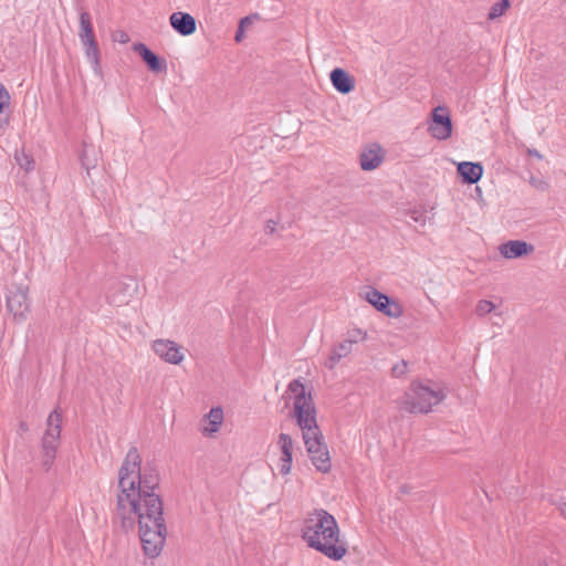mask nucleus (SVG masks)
I'll use <instances>...</instances> for the list:
<instances>
[{"mask_svg": "<svg viewBox=\"0 0 566 566\" xmlns=\"http://www.w3.org/2000/svg\"><path fill=\"white\" fill-rule=\"evenodd\" d=\"M224 422V411L222 407H213L207 412L199 422V431L205 438H216Z\"/></svg>", "mask_w": 566, "mask_h": 566, "instance_id": "nucleus-12", "label": "nucleus"}, {"mask_svg": "<svg viewBox=\"0 0 566 566\" xmlns=\"http://www.w3.org/2000/svg\"><path fill=\"white\" fill-rule=\"evenodd\" d=\"M133 50L137 52L145 61L147 66L153 72L165 71L167 64L164 60H160L153 51H150L144 43H136L133 45Z\"/></svg>", "mask_w": 566, "mask_h": 566, "instance_id": "nucleus-17", "label": "nucleus"}, {"mask_svg": "<svg viewBox=\"0 0 566 566\" xmlns=\"http://www.w3.org/2000/svg\"><path fill=\"white\" fill-rule=\"evenodd\" d=\"M346 339L355 345L366 339V333L360 328H353L348 331Z\"/></svg>", "mask_w": 566, "mask_h": 566, "instance_id": "nucleus-25", "label": "nucleus"}, {"mask_svg": "<svg viewBox=\"0 0 566 566\" xmlns=\"http://www.w3.org/2000/svg\"><path fill=\"white\" fill-rule=\"evenodd\" d=\"M10 95L7 88L0 84V113L4 109V107L9 104Z\"/></svg>", "mask_w": 566, "mask_h": 566, "instance_id": "nucleus-28", "label": "nucleus"}, {"mask_svg": "<svg viewBox=\"0 0 566 566\" xmlns=\"http://www.w3.org/2000/svg\"><path fill=\"white\" fill-rule=\"evenodd\" d=\"M384 160V150L378 144L367 146L359 156V163L363 170H374L380 166Z\"/></svg>", "mask_w": 566, "mask_h": 566, "instance_id": "nucleus-16", "label": "nucleus"}, {"mask_svg": "<svg viewBox=\"0 0 566 566\" xmlns=\"http://www.w3.org/2000/svg\"><path fill=\"white\" fill-rule=\"evenodd\" d=\"M158 485L157 470L143 467L138 450L130 448L118 470L116 512L125 528L138 526L144 553L150 558L161 553L167 533Z\"/></svg>", "mask_w": 566, "mask_h": 566, "instance_id": "nucleus-1", "label": "nucleus"}, {"mask_svg": "<svg viewBox=\"0 0 566 566\" xmlns=\"http://www.w3.org/2000/svg\"><path fill=\"white\" fill-rule=\"evenodd\" d=\"M554 505H556L560 512V514L566 518V502L565 501H555L551 500Z\"/></svg>", "mask_w": 566, "mask_h": 566, "instance_id": "nucleus-33", "label": "nucleus"}, {"mask_svg": "<svg viewBox=\"0 0 566 566\" xmlns=\"http://www.w3.org/2000/svg\"><path fill=\"white\" fill-rule=\"evenodd\" d=\"M303 539L310 547L318 551V520L310 517L303 528Z\"/></svg>", "mask_w": 566, "mask_h": 566, "instance_id": "nucleus-20", "label": "nucleus"}, {"mask_svg": "<svg viewBox=\"0 0 566 566\" xmlns=\"http://www.w3.org/2000/svg\"><path fill=\"white\" fill-rule=\"evenodd\" d=\"M528 154H530L531 156H534V157H537V158H542V156L539 155V153H538L537 150H535V149H534V150H528Z\"/></svg>", "mask_w": 566, "mask_h": 566, "instance_id": "nucleus-36", "label": "nucleus"}, {"mask_svg": "<svg viewBox=\"0 0 566 566\" xmlns=\"http://www.w3.org/2000/svg\"><path fill=\"white\" fill-rule=\"evenodd\" d=\"M22 157L23 160L20 158V156L17 155V160L19 165L23 167L25 170H31L33 168V160L25 155H22Z\"/></svg>", "mask_w": 566, "mask_h": 566, "instance_id": "nucleus-29", "label": "nucleus"}, {"mask_svg": "<svg viewBox=\"0 0 566 566\" xmlns=\"http://www.w3.org/2000/svg\"><path fill=\"white\" fill-rule=\"evenodd\" d=\"M244 38V29H240V27L238 28V31L235 33V36H234V40L237 42H241Z\"/></svg>", "mask_w": 566, "mask_h": 566, "instance_id": "nucleus-35", "label": "nucleus"}, {"mask_svg": "<svg viewBox=\"0 0 566 566\" xmlns=\"http://www.w3.org/2000/svg\"><path fill=\"white\" fill-rule=\"evenodd\" d=\"M252 23V19L250 17H245L240 20L239 27L240 29H244L249 27Z\"/></svg>", "mask_w": 566, "mask_h": 566, "instance_id": "nucleus-34", "label": "nucleus"}, {"mask_svg": "<svg viewBox=\"0 0 566 566\" xmlns=\"http://www.w3.org/2000/svg\"><path fill=\"white\" fill-rule=\"evenodd\" d=\"M365 300L388 317L398 318L402 315L400 304L376 289L368 290L365 293Z\"/></svg>", "mask_w": 566, "mask_h": 566, "instance_id": "nucleus-10", "label": "nucleus"}, {"mask_svg": "<svg viewBox=\"0 0 566 566\" xmlns=\"http://www.w3.org/2000/svg\"><path fill=\"white\" fill-rule=\"evenodd\" d=\"M428 130L438 140H446L451 137L452 122L447 107L438 106L433 109Z\"/></svg>", "mask_w": 566, "mask_h": 566, "instance_id": "nucleus-9", "label": "nucleus"}, {"mask_svg": "<svg viewBox=\"0 0 566 566\" xmlns=\"http://www.w3.org/2000/svg\"><path fill=\"white\" fill-rule=\"evenodd\" d=\"M132 283V279L113 281L107 291L108 302L116 306L126 304L130 297Z\"/></svg>", "mask_w": 566, "mask_h": 566, "instance_id": "nucleus-13", "label": "nucleus"}, {"mask_svg": "<svg viewBox=\"0 0 566 566\" xmlns=\"http://www.w3.org/2000/svg\"><path fill=\"white\" fill-rule=\"evenodd\" d=\"M279 222L275 220H268L264 224V231L266 234H273L276 231Z\"/></svg>", "mask_w": 566, "mask_h": 566, "instance_id": "nucleus-32", "label": "nucleus"}, {"mask_svg": "<svg viewBox=\"0 0 566 566\" xmlns=\"http://www.w3.org/2000/svg\"><path fill=\"white\" fill-rule=\"evenodd\" d=\"M353 344L350 342H348L347 339H344L343 342H340L333 350V354L332 356L329 357L328 361L326 363V365L329 367V368H333L334 365L342 358L348 356L352 350H353Z\"/></svg>", "mask_w": 566, "mask_h": 566, "instance_id": "nucleus-21", "label": "nucleus"}, {"mask_svg": "<svg viewBox=\"0 0 566 566\" xmlns=\"http://www.w3.org/2000/svg\"><path fill=\"white\" fill-rule=\"evenodd\" d=\"M331 458L329 453L326 449V446H324L321 442V473H327L331 470Z\"/></svg>", "mask_w": 566, "mask_h": 566, "instance_id": "nucleus-24", "label": "nucleus"}, {"mask_svg": "<svg viewBox=\"0 0 566 566\" xmlns=\"http://www.w3.org/2000/svg\"><path fill=\"white\" fill-rule=\"evenodd\" d=\"M408 371V363L406 360H401L392 366L391 374L394 377H402Z\"/></svg>", "mask_w": 566, "mask_h": 566, "instance_id": "nucleus-27", "label": "nucleus"}, {"mask_svg": "<svg viewBox=\"0 0 566 566\" xmlns=\"http://www.w3.org/2000/svg\"><path fill=\"white\" fill-rule=\"evenodd\" d=\"M321 554L336 562L347 554L345 536L335 517L324 510H321Z\"/></svg>", "mask_w": 566, "mask_h": 566, "instance_id": "nucleus-3", "label": "nucleus"}, {"mask_svg": "<svg viewBox=\"0 0 566 566\" xmlns=\"http://www.w3.org/2000/svg\"><path fill=\"white\" fill-rule=\"evenodd\" d=\"M169 23L171 28L180 35L188 36L196 32V19L187 12L177 11L170 14Z\"/></svg>", "mask_w": 566, "mask_h": 566, "instance_id": "nucleus-14", "label": "nucleus"}, {"mask_svg": "<svg viewBox=\"0 0 566 566\" xmlns=\"http://www.w3.org/2000/svg\"><path fill=\"white\" fill-rule=\"evenodd\" d=\"M62 412L54 409L46 419V429L41 440L42 467L50 470L54 463L62 431Z\"/></svg>", "mask_w": 566, "mask_h": 566, "instance_id": "nucleus-5", "label": "nucleus"}, {"mask_svg": "<svg viewBox=\"0 0 566 566\" xmlns=\"http://www.w3.org/2000/svg\"><path fill=\"white\" fill-rule=\"evenodd\" d=\"M90 153L93 154L94 150L85 147L81 157L82 166L86 169L87 174H90V170L94 168L96 164V159L90 158Z\"/></svg>", "mask_w": 566, "mask_h": 566, "instance_id": "nucleus-26", "label": "nucleus"}, {"mask_svg": "<svg viewBox=\"0 0 566 566\" xmlns=\"http://www.w3.org/2000/svg\"><path fill=\"white\" fill-rule=\"evenodd\" d=\"M500 254L509 260L522 258L534 252V245L522 240H510L499 247Z\"/></svg>", "mask_w": 566, "mask_h": 566, "instance_id": "nucleus-15", "label": "nucleus"}, {"mask_svg": "<svg viewBox=\"0 0 566 566\" xmlns=\"http://www.w3.org/2000/svg\"><path fill=\"white\" fill-rule=\"evenodd\" d=\"M444 398L442 389L413 382L401 398L400 407L411 413H427Z\"/></svg>", "mask_w": 566, "mask_h": 566, "instance_id": "nucleus-4", "label": "nucleus"}, {"mask_svg": "<svg viewBox=\"0 0 566 566\" xmlns=\"http://www.w3.org/2000/svg\"><path fill=\"white\" fill-rule=\"evenodd\" d=\"M286 403H292V416L302 431V439L312 463L316 467L318 460V424L316 407L312 395L298 380L292 381L285 394Z\"/></svg>", "mask_w": 566, "mask_h": 566, "instance_id": "nucleus-2", "label": "nucleus"}, {"mask_svg": "<svg viewBox=\"0 0 566 566\" xmlns=\"http://www.w3.org/2000/svg\"><path fill=\"white\" fill-rule=\"evenodd\" d=\"M510 0H501L494 3L489 11L488 19L495 20L503 15L505 11L510 8Z\"/></svg>", "mask_w": 566, "mask_h": 566, "instance_id": "nucleus-22", "label": "nucleus"}, {"mask_svg": "<svg viewBox=\"0 0 566 566\" xmlns=\"http://www.w3.org/2000/svg\"><path fill=\"white\" fill-rule=\"evenodd\" d=\"M458 174L464 184H476L482 175L483 167L480 163L462 161L458 165Z\"/></svg>", "mask_w": 566, "mask_h": 566, "instance_id": "nucleus-18", "label": "nucleus"}, {"mask_svg": "<svg viewBox=\"0 0 566 566\" xmlns=\"http://www.w3.org/2000/svg\"><path fill=\"white\" fill-rule=\"evenodd\" d=\"M29 290V285L25 283H13L8 289L7 310L15 322H24L31 311Z\"/></svg>", "mask_w": 566, "mask_h": 566, "instance_id": "nucleus-7", "label": "nucleus"}, {"mask_svg": "<svg viewBox=\"0 0 566 566\" xmlns=\"http://www.w3.org/2000/svg\"><path fill=\"white\" fill-rule=\"evenodd\" d=\"M114 41L125 44L129 41V35L125 31H117L113 35Z\"/></svg>", "mask_w": 566, "mask_h": 566, "instance_id": "nucleus-30", "label": "nucleus"}, {"mask_svg": "<svg viewBox=\"0 0 566 566\" xmlns=\"http://www.w3.org/2000/svg\"><path fill=\"white\" fill-rule=\"evenodd\" d=\"M410 218L412 219V221H415L416 223H419L420 226L424 227L426 226V217L423 213L419 212V211H412L410 213Z\"/></svg>", "mask_w": 566, "mask_h": 566, "instance_id": "nucleus-31", "label": "nucleus"}, {"mask_svg": "<svg viewBox=\"0 0 566 566\" xmlns=\"http://www.w3.org/2000/svg\"><path fill=\"white\" fill-rule=\"evenodd\" d=\"M150 347L155 355L167 364L179 365L185 359L184 347L171 339H155Z\"/></svg>", "mask_w": 566, "mask_h": 566, "instance_id": "nucleus-8", "label": "nucleus"}, {"mask_svg": "<svg viewBox=\"0 0 566 566\" xmlns=\"http://www.w3.org/2000/svg\"><path fill=\"white\" fill-rule=\"evenodd\" d=\"M275 444L280 451L276 469L280 474L287 475L292 470L294 450L293 439L290 434L282 432L277 436Z\"/></svg>", "mask_w": 566, "mask_h": 566, "instance_id": "nucleus-11", "label": "nucleus"}, {"mask_svg": "<svg viewBox=\"0 0 566 566\" xmlns=\"http://www.w3.org/2000/svg\"><path fill=\"white\" fill-rule=\"evenodd\" d=\"M331 82L334 88L342 94H348L355 87L354 80L346 71L339 67L332 71Z\"/></svg>", "mask_w": 566, "mask_h": 566, "instance_id": "nucleus-19", "label": "nucleus"}, {"mask_svg": "<svg viewBox=\"0 0 566 566\" xmlns=\"http://www.w3.org/2000/svg\"><path fill=\"white\" fill-rule=\"evenodd\" d=\"M495 310V304L488 300H480L475 307V313L478 316H485L486 314L491 313Z\"/></svg>", "mask_w": 566, "mask_h": 566, "instance_id": "nucleus-23", "label": "nucleus"}, {"mask_svg": "<svg viewBox=\"0 0 566 566\" xmlns=\"http://www.w3.org/2000/svg\"><path fill=\"white\" fill-rule=\"evenodd\" d=\"M78 38L84 46L85 56L90 62L93 72L97 75H101L102 69L99 50L94 35L91 15L86 11L80 12Z\"/></svg>", "mask_w": 566, "mask_h": 566, "instance_id": "nucleus-6", "label": "nucleus"}]
</instances>
